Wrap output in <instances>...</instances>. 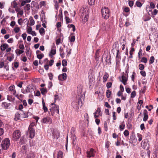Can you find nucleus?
Segmentation results:
<instances>
[{
	"label": "nucleus",
	"mask_w": 158,
	"mask_h": 158,
	"mask_svg": "<svg viewBox=\"0 0 158 158\" xmlns=\"http://www.w3.org/2000/svg\"><path fill=\"white\" fill-rule=\"evenodd\" d=\"M46 2L45 1H41L38 5L40 6V8H41L42 6L45 7L46 5Z\"/></svg>",
	"instance_id": "cd10ccee"
},
{
	"label": "nucleus",
	"mask_w": 158,
	"mask_h": 158,
	"mask_svg": "<svg viewBox=\"0 0 158 158\" xmlns=\"http://www.w3.org/2000/svg\"><path fill=\"white\" fill-rule=\"evenodd\" d=\"M40 90L41 91V93L42 94H44L46 93L47 92V90L46 88H42L40 89Z\"/></svg>",
	"instance_id": "c756f323"
},
{
	"label": "nucleus",
	"mask_w": 158,
	"mask_h": 158,
	"mask_svg": "<svg viewBox=\"0 0 158 158\" xmlns=\"http://www.w3.org/2000/svg\"><path fill=\"white\" fill-rule=\"evenodd\" d=\"M82 89L81 88L78 89V99L76 100L75 101L72 102V104L74 108L77 109L79 108V107H81L82 105V99H84L83 94L82 93Z\"/></svg>",
	"instance_id": "f257e3e1"
},
{
	"label": "nucleus",
	"mask_w": 158,
	"mask_h": 158,
	"mask_svg": "<svg viewBox=\"0 0 158 158\" xmlns=\"http://www.w3.org/2000/svg\"><path fill=\"white\" fill-rule=\"evenodd\" d=\"M28 130L29 131L30 138L32 139L33 138L35 135V130L34 128H28Z\"/></svg>",
	"instance_id": "4468645a"
},
{
	"label": "nucleus",
	"mask_w": 158,
	"mask_h": 158,
	"mask_svg": "<svg viewBox=\"0 0 158 158\" xmlns=\"http://www.w3.org/2000/svg\"><path fill=\"white\" fill-rule=\"evenodd\" d=\"M52 136L55 139H58L59 137V133L57 131H54L52 133Z\"/></svg>",
	"instance_id": "412c9836"
},
{
	"label": "nucleus",
	"mask_w": 158,
	"mask_h": 158,
	"mask_svg": "<svg viewBox=\"0 0 158 158\" xmlns=\"http://www.w3.org/2000/svg\"><path fill=\"white\" fill-rule=\"evenodd\" d=\"M136 139L134 136H130L129 139V142L131 143H136Z\"/></svg>",
	"instance_id": "4be33fe9"
},
{
	"label": "nucleus",
	"mask_w": 158,
	"mask_h": 158,
	"mask_svg": "<svg viewBox=\"0 0 158 158\" xmlns=\"http://www.w3.org/2000/svg\"><path fill=\"white\" fill-rule=\"evenodd\" d=\"M136 92L135 91H132L131 94V97L132 98H134L136 95Z\"/></svg>",
	"instance_id": "603ef678"
},
{
	"label": "nucleus",
	"mask_w": 158,
	"mask_h": 158,
	"mask_svg": "<svg viewBox=\"0 0 158 158\" xmlns=\"http://www.w3.org/2000/svg\"><path fill=\"white\" fill-rule=\"evenodd\" d=\"M66 22L67 24L69 23H71L72 22L71 20L68 17H65Z\"/></svg>",
	"instance_id": "ea45409f"
},
{
	"label": "nucleus",
	"mask_w": 158,
	"mask_h": 158,
	"mask_svg": "<svg viewBox=\"0 0 158 158\" xmlns=\"http://www.w3.org/2000/svg\"><path fill=\"white\" fill-rule=\"evenodd\" d=\"M84 116L85 120H86L88 123L89 121V118L88 114L87 113H85V114Z\"/></svg>",
	"instance_id": "a19ab883"
},
{
	"label": "nucleus",
	"mask_w": 158,
	"mask_h": 158,
	"mask_svg": "<svg viewBox=\"0 0 158 158\" xmlns=\"http://www.w3.org/2000/svg\"><path fill=\"white\" fill-rule=\"evenodd\" d=\"M53 63L54 60H51L49 62L48 65L51 66L53 64Z\"/></svg>",
	"instance_id": "e2e57ef3"
},
{
	"label": "nucleus",
	"mask_w": 158,
	"mask_h": 158,
	"mask_svg": "<svg viewBox=\"0 0 158 158\" xmlns=\"http://www.w3.org/2000/svg\"><path fill=\"white\" fill-rule=\"evenodd\" d=\"M95 0H88V3L90 5H92L94 3Z\"/></svg>",
	"instance_id": "8fccbe9b"
},
{
	"label": "nucleus",
	"mask_w": 158,
	"mask_h": 158,
	"mask_svg": "<svg viewBox=\"0 0 158 158\" xmlns=\"http://www.w3.org/2000/svg\"><path fill=\"white\" fill-rule=\"evenodd\" d=\"M101 114L102 112L100 107H98L97 110L94 113V116L95 118L98 117L99 115H101Z\"/></svg>",
	"instance_id": "ddd939ff"
},
{
	"label": "nucleus",
	"mask_w": 158,
	"mask_h": 158,
	"mask_svg": "<svg viewBox=\"0 0 158 158\" xmlns=\"http://www.w3.org/2000/svg\"><path fill=\"white\" fill-rule=\"evenodd\" d=\"M139 68L140 70H143L144 69V65L142 64H140L139 65Z\"/></svg>",
	"instance_id": "de8ad7c7"
},
{
	"label": "nucleus",
	"mask_w": 158,
	"mask_h": 158,
	"mask_svg": "<svg viewBox=\"0 0 158 158\" xmlns=\"http://www.w3.org/2000/svg\"><path fill=\"white\" fill-rule=\"evenodd\" d=\"M111 94V92L109 90H108L106 92V95L107 97L108 98L110 97V95Z\"/></svg>",
	"instance_id": "58836bf2"
},
{
	"label": "nucleus",
	"mask_w": 158,
	"mask_h": 158,
	"mask_svg": "<svg viewBox=\"0 0 158 158\" xmlns=\"http://www.w3.org/2000/svg\"><path fill=\"white\" fill-rule=\"evenodd\" d=\"M62 65L63 66L65 67L67 65V62L65 60H63L62 61Z\"/></svg>",
	"instance_id": "09e8293b"
},
{
	"label": "nucleus",
	"mask_w": 158,
	"mask_h": 158,
	"mask_svg": "<svg viewBox=\"0 0 158 158\" xmlns=\"http://www.w3.org/2000/svg\"><path fill=\"white\" fill-rule=\"evenodd\" d=\"M150 7L152 8H153V9H154L155 8V4H154V3L152 2H151L150 3Z\"/></svg>",
	"instance_id": "774afa93"
},
{
	"label": "nucleus",
	"mask_w": 158,
	"mask_h": 158,
	"mask_svg": "<svg viewBox=\"0 0 158 158\" xmlns=\"http://www.w3.org/2000/svg\"><path fill=\"white\" fill-rule=\"evenodd\" d=\"M108 74L107 73H106L103 76V79L104 80H107V79L108 78Z\"/></svg>",
	"instance_id": "864d4df0"
},
{
	"label": "nucleus",
	"mask_w": 158,
	"mask_h": 158,
	"mask_svg": "<svg viewBox=\"0 0 158 158\" xmlns=\"http://www.w3.org/2000/svg\"><path fill=\"white\" fill-rule=\"evenodd\" d=\"M55 48V46L52 47L50 53L49 54V56L51 58L53 56L55 55L56 53V50Z\"/></svg>",
	"instance_id": "dca6fc26"
},
{
	"label": "nucleus",
	"mask_w": 158,
	"mask_h": 158,
	"mask_svg": "<svg viewBox=\"0 0 158 158\" xmlns=\"http://www.w3.org/2000/svg\"><path fill=\"white\" fill-rule=\"evenodd\" d=\"M143 114L144 117L143 120L145 122L147 120L148 118V113L146 110H143Z\"/></svg>",
	"instance_id": "f3484780"
},
{
	"label": "nucleus",
	"mask_w": 158,
	"mask_h": 158,
	"mask_svg": "<svg viewBox=\"0 0 158 158\" xmlns=\"http://www.w3.org/2000/svg\"><path fill=\"white\" fill-rule=\"evenodd\" d=\"M53 2L55 3V8L56 10H57L59 7V3H61L62 2V0H54Z\"/></svg>",
	"instance_id": "2eb2a0df"
},
{
	"label": "nucleus",
	"mask_w": 158,
	"mask_h": 158,
	"mask_svg": "<svg viewBox=\"0 0 158 158\" xmlns=\"http://www.w3.org/2000/svg\"><path fill=\"white\" fill-rule=\"evenodd\" d=\"M96 151L93 148L88 150L86 152V156L88 158L94 156Z\"/></svg>",
	"instance_id": "0eeeda50"
},
{
	"label": "nucleus",
	"mask_w": 158,
	"mask_h": 158,
	"mask_svg": "<svg viewBox=\"0 0 158 158\" xmlns=\"http://www.w3.org/2000/svg\"><path fill=\"white\" fill-rule=\"evenodd\" d=\"M15 0L14 1L12 2L11 3V5L12 8H16L17 6V4Z\"/></svg>",
	"instance_id": "f704fd0d"
},
{
	"label": "nucleus",
	"mask_w": 158,
	"mask_h": 158,
	"mask_svg": "<svg viewBox=\"0 0 158 158\" xmlns=\"http://www.w3.org/2000/svg\"><path fill=\"white\" fill-rule=\"evenodd\" d=\"M63 157V152L60 151L58 152L57 153V158H62Z\"/></svg>",
	"instance_id": "c9c22d12"
},
{
	"label": "nucleus",
	"mask_w": 158,
	"mask_h": 158,
	"mask_svg": "<svg viewBox=\"0 0 158 158\" xmlns=\"http://www.w3.org/2000/svg\"><path fill=\"white\" fill-rule=\"evenodd\" d=\"M125 124L124 121H123L121 123V125L119 126V129L120 131H122L124 129Z\"/></svg>",
	"instance_id": "7c9ffc66"
},
{
	"label": "nucleus",
	"mask_w": 158,
	"mask_h": 158,
	"mask_svg": "<svg viewBox=\"0 0 158 158\" xmlns=\"http://www.w3.org/2000/svg\"><path fill=\"white\" fill-rule=\"evenodd\" d=\"M158 12V11L156 9H154L153 12L152 13V16L154 17L155 16L157 15Z\"/></svg>",
	"instance_id": "e433bc0d"
},
{
	"label": "nucleus",
	"mask_w": 158,
	"mask_h": 158,
	"mask_svg": "<svg viewBox=\"0 0 158 158\" xmlns=\"http://www.w3.org/2000/svg\"><path fill=\"white\" fill-rule=\"evenodd\" d=\"M15 89V87L14 85H12L10 86L9 89V91H10L13 90Z\"/></svg>",
	"instance_id": "680f3d73"
},
{
	"label": "nucleus",
	"mask_w": 158,
	"mask_h": 158,
	"mask_svg": "<svg viewBox=\"0 0 158 158\" xmlns=\"http://www.w3.org/2000/svg\"><path fill=\"white\" fill-rule=\"evenodd\" d=\"M42 105H43V108L44 110V112L46 113L48 111V108L46 106L45 102L44 101V100L43 99L42 101Z\"/></svg>",
	"instance_id": "a878e982"
},
{
	"label": "nucleus",
	"mask_w": 158,
	"mask_h": 158,
	"mask_svg": "<svg viewBox=\"0 0 158 158\" xmlns=\"http://www.w3.org/2000/svg\"><path fill=\"white\" fill-rule=\"evenodd\" d=\"M31 0H24L22 1L21 5L22 6H24L26 3H29L31 2Z\"/></svg>",
	"instance_id": "bb28decb"
},
{
	"label": "nucleus",
	"mask_w": 158,
	"mask_h": 158,
	"mask_svg": "<svg viewBox=\"0 0 158 158\" xmlns=\"http://www.w3.org/2000/svg\"><path fill=\"white\" fill-rule=\"evenodd\" d=\"M41 122L44 123L50 124L52 122V119L48 117L44 118L41 120Z\"/></svg>",
	"instance_id": "9b49d317"
},
{
	"label": "nucleus",
	"mask_w": 158,
	"mask_h": 158,
	"mask_svg": "<svg viewBox=\"0 0 158 158\" xmlns=\"http://www.w3.org/2000/svg\"><path fill=\"white\" fill-rule=\"evenodd\" d=\"M20 31L19 27L17 26L16 25V27L14 29V31L15 33H18Z\"/></svg>",
	"instance_id": "4c0bfd02"
},
{
	"label": "nucleus",
	"mask_w": 158,
	"mask_h": 158,
	"mask_svg": "<svg viewBox=\"0 0 158 158\" xmlns=\"http://www.w3.org/2000/svg\"><path fill=\"white\" fill-rule=\"evenodd\" d=\"M10 145V140L8 138H6L3 140L1 144L2 149L6 150L9 147Z\"/></svg>",
	"instance_id": "7ed1b4c3"
},
{
	"label": "nucleus",
	"mask_w": 158,
	"mask_h": 158,
	"mask_svg": "<svg viewBox=\"0 0 158 158\" xmlns=\"http://www.w3.org/2000/svg\"><path fill=\"white\" fill-rule=\"evenodd\" d=\"M19 48L21 50H23L24 49V47L23 44H20L19 46Z\"/></svg>",
	"instance_id": "bf43d9fd"
},
{
	"label": "nucleus",
	"mask_w": 158,
	"mask_h": 158,
	"mask_svg": "<svg viewBox=\"0 0 158 158\" xmlns=\"http://www.w3.org/2000/svg\"><path fill=\"white\" fill-rule=\"evenodd\" d=\"M59 106L56 105L53 103L51 104V107L50 109L52 115H53L55 113H59Z\"/></svg>",
	"instance_id": "20e7f679"
},
{
	"label": "nucleus",
	"mask_w": 158,
	"mask_h": 158,
	"mask_svg": "<svg viewBox=\"0 0 158 158\" xmlns=\"http://www.w3.org/2000/svg\"><path fill=\"white\" fill-rule=\"evenodd\" d=\"M85 13H84V12H83L84 13H83V15H82L83 16L84 15V19L85 20V21H87V20L88 19V13H86L85 12Z\"/></svg>",
	"instance_id": "473e14b6"
},
{
	"label": "nucleus",
	"mask_w": 158,
	"mask_h": 158,
	"mask_svg": "<svg viewBox=\"0 0 158 158\" xmlns=\"http://www.w3.org/2000/svg\"><path fill=\"white\" fill-rule=\"evenodd\" d=\"M21 136L20 131L16 130L14 131L13 134L12 139L16 141L19 139Z\"/></svg>",
	"instance_id": "39448f33"
},
{
	"label": "nucleus",
	"mask_w": 158,
	"mask_h": 158,
	"mask_svg": "<svg viewBox=\"0 0 158 158\" xmlns=\"http://www.w3.org/2000/svg\"><path fill=\"white\" fill-rule=\"evenodd\" d=\"M44 56V55L43 53L40 54H37V57L39 59H41Z\"/></svg>",
	"instance_id": "c03bdc74"
},
{
	"label": "nucleus",
	"mask_w": 158,
	"mask_h": 158,
	"mask_svg": "<svg viewBox=\"0 0 158 158\" xmlns=\"http://www.w3.org/2000/svg\"><path fill=\"white\" fill-rule=\"evenodd\" d=\"M7 99L10 102L13 101L15 100L14 98L13 97L12 95H8L7 96Z\"/></svg>",
	"instance_id": "72a5a7b5"
},
{
	"label": "nucleus",
	"mask_w": 158,
	"mask_h": 158,
	"mask_svg": "<svg viewBox=\"0 0 158 158\" xmlns=\"http://www.w3.org/2000/svg\"><path fill=\"white\" fill-rule=\"evenodd\" d=\"M74 34L73 33H71L70 36L69 37L70 41L72 42H74L75 40V36L73 35Z\"/></svg>",
	"instance_id": "b1692460"
},
{
	"label": "nucleus",
	"mask_w": 158,
	"mask_h": 158,
	"mask_svg": "<svg viewBox=\"0 0 158 158\" xmlns=\"http://www.w3.org/2000/svg\"><path fill=\"white\" fill-rule=\"evenodd\" d=\"M147 61V59L145 57H143L141 60V62H143L144 63H146Z\"/></svg>",
	"instance_id": "3c124183"
},
{
	"label": "nucleus",
	"mask_w": 158,
	"mask_h": 158,
	"mask_svg": "<svg viewBox=\"0 0 158 158\" xmlns=\"http://www.w3.org/2000/svg\"><path fill=\"white\" fill-rule=\"evenodd\" d=\"M111 59L110 56L109 58H108V56L106 57V63H108V64H109V62L111 63Z\"/></svg>",
	"instance_id": "37998d69"
},
{
	"label": "nucleus",
	"mask_w": 158,
	"mask_h": 158,
	"mask_svg": "<svg viewBox=\"0 0 158 158\" xmlns=\"http://www.w3.org/2000/svg\"><path fill=\"white\" fill-rule=\"evenodd\" d=\"M20 114L18 112H17L15 114L14 119L15 121H17L20 119Z\"/></svg>",
	"instance_id": "2f4dec72"
},
{
	"label": "nucleus",
	"mask_w": 158,
	"mask_h": 158,
	"mask_svg": "<svg viewBox=\"0 0 158 158\" xmlns=\"http://www.w3.org/2000/svg\"><path fill=\"white\" fill-rule=\"evenodd\" d=\"M155 58L153 56H152L150 57L149 60V63L150 64L153 63L154 61Z\"/></svg>",
	"instance_id": "79ce46f5"
},
{
	"label": "nucleus",
	"mask_w": 158,
	"mask_h": 158,
	"mask_svg": "<svg viewBox=\"0 0 158 158\" xmlns=\"http://www.w3.org/2000/svg\"><path fill=\"white\" fill-rule=\"evenodd\" d=\"M129 5L130 7H132L134 5V2L132 1H130L129 2Z\"/></svg>",
	"instance_id": "338daca9"
},
{
	"label": "nucleus",
	"mask_w": 158,
	"mask_h": 158,
	"mask_svg": "<svg viewBox=\"0 0 158 158\" xmlns=\"http://www.w3.org/2000/svg\"><path fill=\"white\" fill-rule=\"evenodd\" d=\"M31 6L29 4H26V6H25V8L27 10H29L30 9Z\"/></svg>",
	"instance_id": "4d7b16f0"
},
{
	"label": "nucleus",
	"mask_w": 158,
	"mask_h": 158,
	"mask_svg": "<svg viewBox=\"0 0 158 158\" xmlns=\"http://www.w3.org/2000/svg\"><path fill=\"white\" fill-rule=\"evenodd\" d=\"M120 81L125 85L127 84V79L126 77L124 75H122L121 77V79H120Z\"/></svg>",
	"instance_id": "6ab92c4d"
},
{
	"label": "nucleus",
	"mask_w": 158,
	"mask_h": 158,
	"mask_svg": "<svg viewBox=\"0 0 158 158\" xmlns=\"http://www.w3.org/2000/svg\"><path fill=\"white\" fill-rule=\"evenodd\" d=\"M141 146L144 149L148 150L149 149V144L148 139H145L142 141L141 143Z\"/></svg>",
	"instance_id": "423d86ee"
},
{
	"label": "nucleus",
	"mask_w": 158,
	"mask_h": 158,
	"mask_svg": "<svg viewBox=\"0 0 158 158\" xmlns=\"http://www.w3.org/2000/svg\"><path fill=\"white\" fill-rule=\"evenodd\" d=\"M10 105V103H8L6 102H3L2 104V107L7 109H8V107Z\"/></svg>",
	"instance_id": "c85d7f7f"
},
{
	"label": "nucleus",
	"mask_w": 158,
	"mask_h": 158,
	"mask_svg": "<svg viewBox=\"0 0 158 158\" xmlns=\"http://www.w3.org/2000/svg\"><path fill=\"white\" fill-rule=\"evenodd\" d=\"M101 14L102 17L105 19H107L110 15V12L108 8L104 6L101 9Z\"/></svg>",
	"instance_id": "f03ea898"
},
{
	"label": "nucleus",
	"mask_w": 158,
	"mask_h": 158,
	"mask_svg": "<svg viewBox=\"0 0 158 158\" xmlns=\"http://www.w3.org/2000/svg\"><path fill=\"white\" fill-rule=\"evenodd\" d=\"M26 155H27L26 157L27 158H33L34 157V153L30 151H29V153H27Z\"/></svg>",
	"instance_id": "5701e85b"
},
{
	"label": "nucleus",
	"mask_w": 158,
	"mask_h": 158,
	"mask_svg": "<svg viewBox=\"0 0 158 158\" xmlns=\"http://www.w3.org/2000/svg\"><path fill=\"white\" fill-rule=\"evenodd\" d=\"M29 151L28 145H25L23 146L21 148V152L23 155H26L29 153Z\"/></svg>",
	"instance_id": "6e6552de"
},
{
	"label": "nucleus",
	"mask_w": 158,
	"mask_h": 158,
	"mask_svg": "<svg viewBox=\"0 0 158 158\" xmlns=\"http://www.w3.org/2000/svg\"><path fill=\"white\" fill-rule=\"evenodd\" d=\"M137 136L138 138V140L139 141H140L142 139V135L139 134H137Z\"/></svg>",
	"instance_id": "052dcab7"
},
{
	"label": "nucleus",
	"mask_w": 158,
	"mask_h": 158,
	"mask_svg": "<svg viewBox=\"0 0 158 158\" xmlns=\"http://www.w3.org/2000/svg\"><path fill=\"white\" fill-rule=\"evenodd\" d=\"M140 74L143 77L146 76V72L144 71H141L140 72Z\"/></svg>",
	"instance_id": "69168bd1"
},
{
	"label": "nucleus",
	"mask_w": 158,
	"mask_h": 158,
	"mask_svg": "<svg viewBox=\"0 0 158 158\" xmlns=\"http://www.w3.org/2000/svg\"><path fill=\"white\" fill-rule=\"evenodd\" d=\"M30 25H33L35 24V21L31 17V19L30 18Z\"/></svg>",
	"instance_id": "a18cd8bd"
},
{
	"label": "nucleus",
	"mask_w": 158,
	"mask_h": 158,
	"mask_svg": "<svg viewBox=\"0 0 158 158\" xmlns=\"http://www.w3.org/2000/svg\"><path fill=\"white\" fill-rule=\"evenodd\" d=\"M112 83L111 82H108L106 84V87L107 88H110L111 87Z\"/></svg>",
	"instance_id": "6e6d98bb"
},
{
	"label": "nucleus",
	"mask_w": 158,
	"mask_h": 158,
	"mask_svg": "<svg viewBox=\"0 0 158 158\" xmlns=\"http://www.w3.org/2000/svg\"><path fill=\"white\" fill-rule=\"evenodd\" d=\"M48 76L49 79L51 80H52L53 77V74L52 73H48Z\"/></svg>",
	"instance_id": "49530a36"
},
{
	"label": "nucleus",
	"mask_w": 158,
	"mask_h": 158,
	"mask_svg": "<svg viewBox=\"0 0 158 158\" xmlns=\"http://www.w3.org/2000/svg\"><path fill=\"white\" fill-rule=\"evenodd\" d=\"M18 24L21 25L22 23H23V19L22 18H20L18 20Z\"/></svg>",
	"instance_id": "0e129e2a"
},
{
	"label": "nucleus",
	"mask_w": 158,
	"mask_h": 158,
	"mask_svg": "<svg viewBox=\"0 0 158 158\" xmlns=\"http://www.w3.org/2000/svg\"><path fill=\"white\" fill-rule=\"evenodd\" d=\"M95 94H97L98 97L99 99L101 100L103 98V91L102 89L99 88L98 89V90L95 92Z\"/></svg>",
	"instance_id": "9d476101"
},
{
	"label": "nucleus",
	"mask_w": 158,
	"mask_h": 158,
	"mask_svg": "<svg viewBox=\"0 0 158 158\" xmlns=\"http://www.w3.org/2000/svg\"><path fill=\"white\" fill-rule=\"evenodd\" d=\"M44 28H41L39 30V32L40 33L41 35L44 33Z\"/></svg>",
	"instance_id": "5fc2aeb1"
},
{
	"label": "nucleus",
	"mask_w": 158,
	"mask_h": 158,
	"mask_svg": "<svg viewBox=\"0 0 158 158\" xmlns=\"http://www.w3.org/2000/svg\"><path fill=\"white\" fill-rule=\"evenodd\" d=\"M26 92V93L32 92L33 91V86L32 85H28L27 86L25 89Z\"/></svg>",
	"instance_id": "a211bd4d"
},
{
	"label": "nucleus",
	"mask_w": 158,
	"mask_h": 158,
	"mask_svg": "<svg viewBox=\"0 0 158 158\" xmlns=\"http://www.w3.org/2000/svg\"><path fill=\"white\" fill-rule=\"evenodd\" d=\"M67 76L66 73H63L61 74H60L58 77V79L59 81H64L67 79Z\"/></svg>",
	"instance_id": "f8f14e48"
},
{
	"label": "nucleus",
	"mask_w": 158,
	"mask_h": 158,
	"mask_svg": "<svg viewBox=\"0 0 158 158\" xmlns=\"http://www.w3.org/2000/svg\"><path fill=\"white\" fill-rule=\"evenodd\" d=\"M123 134L125 136H128L129 134L128 131L127 130H125L123 132Z\"/></svg>",
	"instance_id": "13d9d810"
},
{
	"label": "nucleus",
	"mask_w": 158,
	"mask_h": 158,
	"mask_svg": "<svg viewBox=\"0 0 158 158\" xmlns=\"http://www.w3.org/2000/svg\"><path fill=\"white\" fill-rule=\"evenodd\" d=\"M8 45L6 44H2L0 47L1 50L2 51H4L8 48Z\"/></svg>",
	"instance_id": "aec40b11"
},
{
	"label": "nucleus",
	"mask_w": 158,
	"mask_h": 158,
	"mask_svg": "<svg viewBox=\"0 0 158 158\" xmlns=\"http://www.w3.org/2000/svg\"><path fill=\"white\" fill-rule=\"evenodd\" d=\"M119 44L117 42H115L113 45V50L115 49L117 51L116 53V58L117 59L120 58V57L118 56L119 52Z\"/></svg>",
	"instance_id": "1a4fd4ad"
},
{
	"label": "nucleus",
	"mask_w": 158,
	"mask_h": 158,
	"mask_svg": "<svg viewBox=\"0 0 158 158\" xmlns=\"http://www.w3.org/2000/svg\"><path fill=\"white\" fill-rule=\"evenodd\" d=\"M143 0H137L136 2L135 5L136 6L139 7H140L142 6V4L141 3L142 1H143Z\"/></svg>",
	"instance_id": "393cba45"
}]
</instances>
